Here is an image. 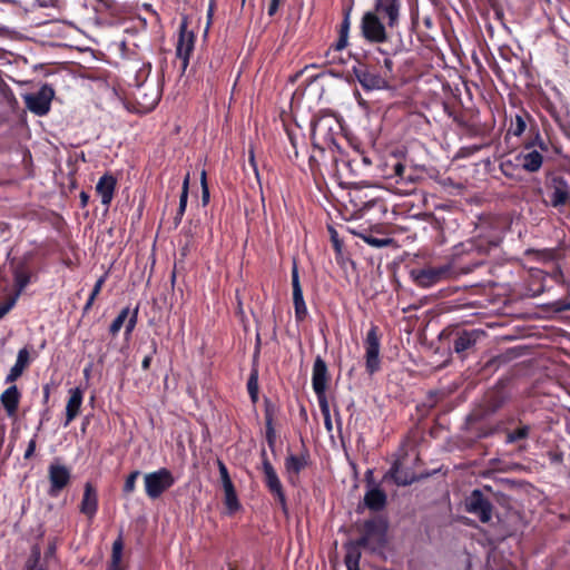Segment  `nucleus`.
I'll list each match as a JSON object with an SVG mask.
<instances>
[{
	"label": "nucleus",
	"mask_w": 570,
	"mask_h": 570,
	"mask_svg": "<svg viewBox=\"0 0 570 570\" xmlns=\"http://www.w3.org/2000/svg\"><path fill=\"white\" fill-rule=\"evenodd\" d=\"M338 127V121L333 116H322L313 121L312 139L314 147L324 150L336 146L334 130Z\"/></svg>",
	"instance_id": "obj_1"
},
{
	"label": "nucleus",
	"mask_w": 570,
	"mask_h": 570,
	"mask_svg": "<svg viewBox=\"0 0 570 570\" xmlns=\"http://www.w3.org/2000/svg\"><path fill=\"white\" fill-rule=\"evenodd\" d=\"M358 544L372 551L381 548L386 542V524L381 519H371L364 522L361 529Z\"/></svg>",
	"instance_id": "obj_2"
},
{
	"label": "nucleus",
	"mask_w": 570,
	"mask_h": 570,
	"mask_svg": "<svg viewBox=\"0 0 570 570\" xmlns=\"http://www.w3.org/2000/svg\"><path fill=\"white\" fill-rule=\"evenodd\" d=\"M145 488L149 498L156 499L174 484V476L167 469L145 475Z\"/></svg>",
	"instance_id": "obj_3"
},
{
	"label": "nucleus",
	"mask_w": 570,
	"mask_h": 570,
	"mask_svg": "<svg viewBox=\"0 0 570 570\" xmlns=\"http://www.w3.org/2000/svg\"><path fill=\"white\" fill-rule=\"evenodd\" d=\"M377 11H368L362 19V31L364 37L372 42H384L387 40V33L384 24L380 20Z\"/></svg>",
	"instance_id": "obj_4"
},
{
	"label": "nucleus",
	"mask_w": 570,
	"mask_h": 570,
	"mask_svg": "<svg viewBox=\"0 0 570 570\" xmlns=\"http://www.w3.org/2000/svg\"><path fill=\"white\" fill-rule=\"evenodd\" d=\"M465 510L488 523L492 518L493 505L484 498L480 490H473L465 500Z\"/></svg>",
	"instance_id": "obj_5"
},
{
	"label": "nucleus",
	"mask_w": 570,
	"mask_h": 570,
	"mask_svg": "<svg viewBox=\"0 0 570 570\" xmlns=\"http://www.w3.org/2000/svg\"><path fill=\"white\" fill-rule=\"evenodd\" d=\"M188 18L186 16L183 17V21L179 28V39L176 48V55L179 59H181V69L186 70L188 66L189 55L194 49V33L191 31H187Z\"/></svg>",
	"instance_id": "obj_6"
},
{
	"label": "nucleus",
	"mask_w": 570,
	"mask_h": 570,
	"mask_svg": "<svg viewBox=\"0 0 570 570\" xmlns=\"http://www.w3.org/2000/svg\"><path fill=\"white\" fill-rule=\"evenodd\" d=\"M52 98V88L42 86L37 94L26 95L24 101L29 110L41 116L49 111Z\"/></svg>",
	"instance_id": "obj_7"
},
{
	"label": "nucleus",
	"mask_w": 570,
	"mask_h": 570,
	"mask_svg": "<svg viewBox=\"0 0 570 570\" xmlns=\"http://www.w3.org/2000/svg\"><path fill=\"white\" fill-rule=\"evenodd\" d=\"M219 474H220V481L223 484V489L225 492V504L230 513L237 511L239 509V502L235 492V488L233 485V482L230 480L228 470L226 465L218 460L217 461Z\"/></svg>",
	"instance_id": "obj_8"
},
{
	"label": "nucleus",
	"mask_w": 570,
	"mask_h": 570,
	"mask_svg": "<svg viewBox=\"0 0 570 570\" xmlns=\"http://www.w3.org/2000/svg\"><path fill=\"white\" fill-rule=\"evenodd\" d=\"M380 342L376 334V327H372L366 337V368L374 373L380 367Z\"/></svg>",
	"instance_id": "obj_9"
},
{
	"label": "nucleus",
	"mask_w": 570,
	"mask_h": 570,
	"mask_svg": "<svg viewBox=\"0 0 570 570\" xmlns=\"http://www.w3.org/2000/svg\"><path fill=\"white\" fill-rule=\"evenodd\" d=\"M49 480L51 483L49 493L56 495L69 483L70 472L65 465L51 464L49 466Z\"/></svg>",
	"instance_id": "obj_10"
},
{
	"label": "nucleus",
	"mask_w": 570,
	"mask_h": 570,
	"mask_svg": "<svg viewBox=\"0 0 570 570\" xmlns=\"http://www.w3.org/2000/svg\"><path fill=\"white\" fill-rule=\"evenodd\" d=\"M400 0H376L375 1V11H377L381 17L387 18V26L393 28L397 24L400 17Z\"/></svg>",
	"instance_id": "obj_11"
},
{
	"label": "nucleus",
	"mask_w": 570,
	"mask_h": 570,
	"mask_svg": "<svg viewBox=\"0 0 570 570\" xmlns=\"http://www.w3.org/2000/svg\"><path fill=\"white\" fill-rule=\"evenodd\" d=\"M292 284H293V299L295 305V314L298 320H303L306 315V306L303 299V293L298 279V271L296 264H294L292 271Z\"/></svg>",
	"instance_id": "obj_12"
},
{
	"label": "nucleus",
	"mask_w": 570,
	"mask_h": 570,
	"mask_svg": "<svg viewBox=\"0 0 570 570\" xmlns=\"http://www.w3.org/2000/svg\"><path fill=\"white\" fill-rule=\"evenodd\" d=\"M550 188L551 204L554 207L564 205L569 199V187L568 184L561 177H553L551 179Z\"/></svg>",
	"instance_id": "obj_13"
},
{
	"label": "nucleus",
	"mask_w": 570,
	"mask_h": 570,
	"mask_svg": "<svg viewBox=\"0 0 570 570\" xmlns=\"http://www.w3.org/2000/svg\"><path fill=\"white\" fill-rule=\"evenodd\" d=\"M117 179L110 175L105 174L98 181L96 186V191L101 197V203L108 206L111 203L114 191L116 188Z\"/></svg>",
	"instance_id": "obj_14"
},
{
	"label": "nucleus",
	"mask_w": 570,
	"mask_h": 570,
	"mask_svg": "<svg viewBox=\"0 0 570 570\" xmlns=\"http://www.w3.org/2000/svg\"><path fill=\"white\" fill-rule=\"evenodd\" d=\"M327 386V366L324 360L316 357L313 367V389L315 392L326 391Z\"/></svg>",
	"instance_id": "obj_15"
},
{
	"label": "nucleus",
	"mask_w": 570,
	"mask_h": 570,
	"mask_svg": "<svg viewBox=\"0 0 570 570\" xmlns=\"http://www.w3.org/2000/svg\"><path fill=\"white\" fill-rule=\"evenodd\" d=\"M97 510V493L91 483L85 484L83 499L81 501L80 511L91 518Z\"/></svg>",
	"instance_id": "obj_16"
},
{
	"label": "nucleus",
	"mask_w": 570,
	"mask_h": 570,
	"mask_svg": "<svg viewBox=\"0 0 570 570\" xmlns=\"http://www.w3.org/2000/svg\"><path fill=\"white\" fill-rule=\"evenodd\" d=\"M30 354L27 348H22L18 353L17 362L10 370V373L7 376V382L12 383L17 381L29 365Z\"/></svg>",
	"instance_id": "obj_17"
},
{
	"label": "nucleus",
	"mask_w": 570,
	"mask_h": 570,
	"mask_svg": "<svg viewBox=\"0 0 570 570\" xmlns=\"http://www.w3.org/2000/svg\"><path fill=\"white\" fill-rule=\"evenodd\" d=\"M20 393L16 385L10 386L1 394V403L9 416L14 415L18 409Z\"/></svg>",
	"instance_id": "obj_18"
},
{
	"label": "nucleus",
	"mask_w": 570,
	"mask_h": 570,
	"mask_svg": "<svg viewBox=\"0 0 570 570\" xmlns=\"http://www.w3.org/2000/svg\"><path fill=\"white\" fill-rule=\"evenodd\" d=\"M137 99L147 109L153 108L159 100V92L153 86L142 85L137 92Z\"/></svg>",
	"instance_id": "obj_19"
},
{
	"label": "nucleus",
	"mask_w": 570,
	"mask_h": 570,
	"mask_svg": "<svg viewBox=\"0 0 570 570\" xmlns=\"http://www.w3.org/2000/svg\"><path fill=\"white\" fill-rule=\"evenodd\" d=\"M483 335V332L478 331H471V332H463L454 340V351L458 353H461L463 351H466L468 348L472 347L476 340Z\"/></svg>",
	"instance_id": "obj_20"
},
{
	"label": "nucleus",
	"mask_w": 570,
	"mask_h": 570,
	"mask_svg": "<svg viewBox=\"0 0 570 570\" xmlns=\"http://www.w3.org/2000/svg\"><path fill=\"white\" fill-rule=\"evenodd\" d=\"M265 482L269 491L276 495L278 502L281 503L283 510L286 509V498L283 491L282 483L276 474V472L266 473L265 474Z\"/></svg>",
	"instance_id": "obj_21"
},
{
	"label": "nucleus",
	"mask_w": 570,
	"mask_h": 570,
	"mask_svg": "<svg viewBox=\"0 0 570 570\" xmlns=\"http://www.w3.org/2000/svg\"><path fill=\"white\" fill-rule=\"evenodd\" d=\"M365 505L374 511H379L385 507L386 494L380 489H372L364 497Z\"/></svg>",
	"instance_id": "obj_22"
},
{
	"label": "nucleus",
	"mask_w": 570,
	"mask_h": 570,
	"mask_svg": "<svg viewBox=\"0 0 570 570\" xmlns=\"http://www.w3.org/2000/svg\"><path fill=\"white\" fill-rule=\"evenodd\" d=\"M82 401V393L79 387H76L70 391V397L67 403L66 407V415H67V422L68 424L70 421H72L79 412L80 405Z\"/></svg>",
	"instance_id": "obj_23"
},
{
	"label": "nucleus",
	"mask_w": 570,
	"mask_h": 570,
	"mask_svg": "<svg viewBox=\"0 0 570 570\" xmlns=\"http://www.w3.org/2000/svg\"><path fill=\"white\" fill-rule=\"evenodd\" d=\"M519 158L522 159V167L531 173L539 170L542 165V155L537 150L522 155Z\"/></svg>",
	"instance_id": "obj_24"
},
{
	"label": "nucleus",
	"mask_w": 570,
	"mask_h": 570,
	"mask_svg": "<svg viewBox=\"0 0 570 570\" xmlns=\"http://www.w3.org/2000/svg\"><path fill=\"white\" fill-rule=\"evenodd\" d=\"M362 544H358V540L356 541H350L345 544L346 549V556H345V563L346 567H355L358 566L361 552L360 548Z\"/></svg>",
	"instance_id": "obj_25"
},
{
	"label": "nucleus",
	"mask_w": 570,
	"mask_h": 570,
	"mask_svg": "<svg viewBox=\"0 0 570 570\" xmlns=\"http://www.w3.org/2000/svg\"><path fill=\"white\" fill-rule=\"evenodd\" d=\"M357 80L366 89L380 88L383 82L382 78L367 71H357Z\"/></svg>",
	"instance_id": "obj_26"
},
{
	"label": "nucleus",
	"mask_w": 570,
	"mask_h": 570,
	"mask_svg": "<svg viewBox=\"0 0 570 570\" xmlns=\"http://www.w3.org/2000/svg\"><path fill=\"white\" fill-rule=\"evenodd\" d=\"M40 548L38 546H33L31 550V554L27 560L24 570H45L43 566L40 564Z\"/></svg>",
	"instance_id": "obj_27"
},
{
	"label": "nucleus",
	"mask_w": 570,
	"mask_h": 570,
	"mask_svg": "<svg viewBox=\"0 0 570 570\" xmlns=\"http://www.w3.org/2000/svg\"><path fill=\"white\" fill-rule=\"evenodd\" d=\"M390 475L397 485H409L414 481V478H409L406 474L401 473L399 462L393 464Z\"/></svg>",
	"instance_id": "obj_28"
},
{
	"label": "nucleus",
	"mask_w": 570,
	"mask_h": 570,
	"mask_svg": "<svg viewBox=\"0 0 570 570\" xmlns=\"http://www.w3.org/2000/svg\"><path fill=\"white\" fill-rule=\"evenodd\" d=\"M122 541L121 539H117L112 544V554H111V566L112 570H122L120 567L121 556H122Z\"/></svg>",
	"instance_id": "obj_29"
},
{
	"label": "nucleus",
	"mask_w": 570,
	"mask_h": 570,
	"mask_svg": "<svg viewBox=\"0 0 570 570\" xmlns=\"http://www.w3.org/2000/svg\"><path fill=\"white\" fill-rule=\"evenodd\" d=\"M504 400L505 397L501 394V392L493 391L487 395L485 402L488 409L494 412L501 407V405L504 403Z\"/></svg>",
	"instance_id": "obj_30"
},
{
	"label": "nucleus",
	"mask_w": 570,
	"mask_h": 570,
	"mask_svg": "<svg viewBox=\"0 0 570 570\" xmlns=\"http://www.w3.org/2000/svg\"><path fill=\"white\" fill-rule=\"evenodd\" d=\"M188 186H189V174L184 179L183 183V190L179 199V208H178V215L176 217V224L179 223L187 205V198H188Z\"/></svg>",
	"instance_id": "obj_31"
},
{
	"label": "nucleus",
	"mask_w": 570,
	"mask_h": 570,
	"mask_svg": "<svg viewBox=\"0 0 570 570\" xmlns=\"http://www.w3.org/2000/svg\"><path fill=\"white\" fill-rule=\"evenodd\" d=\"M442 273L433 269L423 271L417 276V283L422 286H430L441 277Z\"/></svg>",
	"instance_id": "obj_32"
},
{
	"label": "nucleus",
	"mask_w": 570,
	"mask_h": 570,
	"mask_svg": "<svg viewBox=\"0 0 570 570\" xmlns=\"http://www.w3.org/2000/svg\"><path fill=\"white\" fill-rule=\"evenodd\" d=\"M285 466L289 473L297 474L305 466V461L296 455H289L286 459Z\"/></svg>",
	"instance_id": "obj_33"
},
{
	"label": "nucleus",
	"mask_w": 570,
	"mask_h": 570,
	"mask_svg": "<svg viewBox=\"0 0 570 570\" xmlns=\"http://www.w3.org/2000/svg\"><path fill=\"white\" fill-rule=\"evenodd\" d=\"M129 313H130L129 307H125L119 313V315L115 318V321L111 323V325L109 327V332L112 335H116L120 331V328L122 327L125 321L128 318Z\"/></svg>",
	"instance_id": "obj_34"
},
{
	"label": "nucleus",
	"mask_w": 570,
	"mask_h": 570,
	"mask_svg": "<svg viewBox=\"0 0 570 570\" xmlns=\"http://www.w3.org/2000/svg\"><path fill=\"white\" fill-rule=\"evenodd\" d=\"M529 434V426L528 425H523L517 430H514L513 432H510L508 435H507V441L509 443H512V442H515L518 440H522V439H525Z\"/></svg>",
	"instance_id": "obj_35"
},
{
	"label": "nucleus",
	"mask_w": 570,
	"mask_h": 570,
	"mask_svg": "<svg viewBox=\"0 0 570 570\" xmlns=\"http://www.w3.org/2000/svg\"><path fill=\"white\" fill-rule=\"evenodd\" d=\"M14 281L16 285L18 287L17 296L20 294V292L26 287V285L29 283V276L21 269H17L14 273Z\"/></svg>",
	"instance_id": "obj_36"
},
{
	"label": "nucleus",
	"mask_w": 570,
	"mask_h": 570,
	"mask_svg": "<svg viewBox=\"0 0 570 570\" xmlns=\"http://www.w3.org/2000/svg\"><path fill=\"white\" fill-rule=\"evenodd\" d=\"M248 392L250 394V397L253 402H256L257 394H258V384H257V371H254L248 380L247 383Z\"/></svg>",
	"instance_id": "obj_37"
},
{
	"label": "nucleus",
	"mask_w": 570,
	"mask_h": 570,
	"mask_svg": "<svg viewBox=\"0 0 570 570\" xmlns=\"http://www.w3.org/2000/svg\"><path fill=\"white\" fill-rule=\"evenodd\" d=\"M105 278H106V275L101 276V277L96 282L95 287H94V289H92V293H91V295H90V297H89V299H88V302H87V304H86V306H85V311H88V309L91 307V305L94 304L95 298L97 297V295L99 294V292H100V289H101V286H102V284H104V282H105Z\"/></svg>",
	"instance_id": "obj_38"
},
{
	"label": "nucleus",
	"mask_w": 570,
	"mask_h": 570,
	"mask_svg": "<svg viewBox=\"0 0 570 570\" xmlns=\"http://www.w3.org/2000/svg\"><path fill=\"white\" fill-rule=\"evenodd\" d=\"M138 476H139V471H134L127 476L125 485H124L125 493H130L131 491H134L136 480Z\"/></svg>",
	"instance_id": "obj_39"
},
{
	"label": "nucleus",
	"mask_w": 570,
	"mask_h": 570,
	"mask_svg": "<svg viewBox=\"0 0 570 570\" xmlns=\"http://www.w3.org/2000/svg\"><path fill=\"white\" fill-rule=\"evenodd\" d=\"M266 440L272 450H274L275 445V431L272 425V417L267 416L266 422Z\"/></svg>",
	"instance_id": "obj_40"
},
{
	"label": "nucleus",
	"mask_w": 570,
	"mask_h": 570,
	"mask_svg": "<svg viewBox=\"0 0 570 570\" xmlns=\"http://www.w3.org/2000/svg\"><path fill=\"white\" fill-rule=\"evenodd\" d=\"M360 237H362L367 244L375 246V247H383L386 246L391 239H379L372 236H365L362 234H358Z\"/></svg>",
	"instance_id": "obj_41"
},
{
	"label": "nucleus",
	"mask_w": 570,
	"mask_h": 570,
	"mask_svg": "<svg viewBox=\"0 0 570 570\" xmlns=\"http://www.w3.org/2000/svg\"><path fill=\"white\" fill-rule=\"evenodd\" d=\"M316 395H317V399H318V403H320V407H321V411H322V414H327L330 413V405H328V402H327V399H326V395H325V391H322V392H315Z\"/></svg>",
	"instance_id": "obj_42"
},
{
	"label": "nucleus",
	"mask_w": 570,
	"mask_h": 570,
	"mask_svg": "<svg viewBox=\"0 0 570 570\" xmlns=\"http://www.w3.org/2000/svg\"><path fill=\"white\" fill-rule=\"evenodd\" d=\"M331 234V240L337 254L342 253V242L338 239L337 232L333 227H328Z\"/></svg>",
	"instance_id": "obj_43"
},
{
	"label": "nucleus",
	"mask_w": 570,
	"mask_h": 570,
	"mask_svg": "<svg viewBox=\"0 0 570 570\" xmlns=\"http://www.w3.org/2000/svg\"><path fill=\"white\" fill-rule=\"evenodd\" d=\"M16 297H10L7 302L3 304H0V318H2L14 305Z\"/></svg>",
	"instance_id": "obj_44"
},
{
	"label": "nucleus",
	"mask_w": 570,
	"mask_h": 570,
	"mask_svg": "<svg viewBox=\"0 0 570 570\" xmlns=\"http://www.w3.org/2000/svg\"><path fill=\"white\" fill-rule=\"evenodd\" d=\"M262 465H263L264 474H266V473L271 474L272 472L275 471L272 463L268 461V459L266 456L265 450L262 451Z\"/></svg>",
	"instance_id": "obj_45"
},
{
	"label": "nucleus",
	"mask_w": 570,
	"mask_h": 570,
	"mask_svg": "<svg viewBox=\"0 0 570 570\" xmlns=\"http://www.w3.org/2000/svg\"><path fill=\"white\" fill-rule=\"evenodd\" d=\"M137 315H138V307H136L131 316L128 318L127 325H126V332L129 334L134 330L136 323H137Z\"/></svg>",
	"instance_id": "obj_46"
},
{
	"label": "nucleus",
	"mask_w": 570,
	"mask_h": 570,
	"mask_svg": "<svg viewBox=\"0 0 570 570\" xmlns=\"http://www.w3.org/2000/svg\"><path fill=\"white\" fill-rule=\"evenodd\" d=\"M524 129H525L524 120L520 116H517L515 127L513 128V134L515 136H520L524 131Z\"/></svg>",
	"instance_id": "obj_47"
},
{
	"label": "nucleus",
	"mask_w": 570,
	"mask_h": 570,
	"mask_svg": "<svg viewBox=\"0 0 570 570\" xmlns=\"http://www.w3.org/2000/svg\"><path fill=\"white\" fill-rule=\"evenodd\" d=\"M350 11H351V8H348L345 11L344 20H343V23H342V27H341V35H345V37H347V30H348V27H350Z\"/></svg>",
	"instance_id": "obj_48"
},
{
	"label": "nucleus",
	"mask_w": 570,
	"mask_h": 570,
	"mask_svg": "<svg viewBox=\"0 0 570 570\" xmlns=\"http://www.w3.org/2000/svg\"><path fill=\"white\" fill-rule=\"evenodd\" d=\"M213 13H214V3L210 2L209 9H208V14H207V22H206V27H205V31H204L205 36L207 35L209 27L212 24Z\"/></svg>",
	"instance_id": "obj_49"
},
{
	"label": "nucleus",
	"mask_w": 570,
	"mask_h": 570,
	"mask_svg": "<svg viewBox=\"0 0 570 570\" xmlns=\"http://www.w3.org/2000/svg\"><path fill=\"white\" fill-rule=\"evenodd\" d=\"M35 450H36V440L32 439V440H30L28 449L24 453V459H30L33 455Z\"/></svg>",
	"instance_id": "obj_50"
},
{
	"label": "nucleus",
	"mask_w": 570,
	"mask_h": 570,
	"mask_svg": "<svg viewBox=\"0 0 570 570\" xmlns=\"http://www.w3.org/2000/svg\"><path fill=\"white\" fill-rule=\"evenodd\" d=\"M279 0H272L269 8H268V14L272 17L276 13L278 9Z\"/></svg>",
	"instance_id": "obj_51"
},
{
	"label": "nucleus",
	"mask_w": 570,
	"mask_h": 570,
	"mask_svg": "<svg viewBox=\"0 0 570 570\" xmlns=\"http://www.w3.org/2000/svg\"><path fill=\"white\" fill-rule=\"evenodd\" d=\"M346 45H347V40H346L345 35H341L338 41L336 42L335 48H336V50H341V49L345 48Z\"/></svg>",
	"instance_id": "obj_52"
},
{
	"label": "nucleus",
	"mask_w": 570,
	"mask_h": 570,
	"mask_svg": "<svg viewBox=\"0 0 570 570\" xmlns=\"http://www.w3.org/2000/svg\"><path fill=\"white\" fill-rule=\"evenodd\" d=\"M249 161H250V165L254 168V171H255L256 176H258V169H257V166H256V163H255V155H254V148L253 147L249 149Z\"/></svg>",
	"instance_id": "obj_53"
},
{
	"label": "nucleus",
	"mask_w": 570,
	"mask_h": 570,
	"mask_svg": "<svg viewBox=\"0 0 570 570\" xmlns=\"http://www.w3.org/2000/svg\"><path fill=\"white\" fill-rule=\"evenodd\" d=\"M324 424H325V428L328 432H331L333 430V425H332V420H331V414L327 413V414H324Z\"/></svg>",
	"instance_id": "obj_54"
},
{
	"label": "nucleus",
	"mask_w": 570,
	"mask_h": 570,
	"mask_svg": "<svg viewBox=\"0 0 570 570\" xmlns=\"http://www.w3.org/2000/svg\"><path fill=\"white\" fill-rule=\"evenodd\" d=\"M393 170H394V174H395L396 176H400V177H401V176L403 175V173H404V166H403V164L397 163V164L394 166Z\"/></svg>",
	"instance_id": "obj_55"
},
{
	"label": "nucleus",
	"mask_w": 570,
	"mask_h": 570,
	"mask_svg": "<svg viewBox=\"0 0 570 570\" xmlns=\"http://www.w3.org/2000/svg\"><path fill=\"white\" fill-rule=\"evenodd\" d=\"M502 484L509 487V488H514L515 485H518L519 483L517 481H513V480H510V479H500L499 480Z\"/></svg>",
	"instance_id": "obj_56"
},
{
	"label": "nucleus",
	"mask_w": 570,
	"mask_h": 570,
	"mask_svg": "<svg viewBox=\"0 0 570 570\" xmlns=\"http://www.w3.org/2000/svg\"><path fill=\"white\" fill-rule=\"evenodd\" d=\"M150 362H151V356L150 355H147L144 360H142V368L144 370H148L149 366H150Z\"/></svg>",
	"instance_id": "obj_57"
},
{
	"label": "nucleus",
	"mask_w": 570,
	"mask_h": 570,
	"mask_svg": "<svg viewBox=\"0 0 570 570\" xmlns=\"http://www.w3.org/2000/svg\"><path fill=\"white\" fill-rule=\"evenodd\" d=\"M203 202L204 204H206L209 199V190H208V186H204L203 188Z\"/></svg>",
	"instance_id": "obj_58"
},
{
	"label": "nucleus",
	"mask_w": 570,
	"mask_h": 570,
	"mask_svg": "<svg viewBox=\"0 0 570 570\" xmlns=\"http://www.w3.org/2000/svg\"><path fill=\"white\" fill-rule=\"evenodd\" d=\"M200 181H202V189H203L204 186H207V183H206V171L205 170L202 171Z\"/></svg>",
	"instance_id": "obj_59"
},
{
	"label": "nucleus",
	"mask_w": 570,
	"mask_h": 570,
	"mask_svg": "<svg viewBox=\"0 0 570 570\" xmlns=\"http://www.w3.org/2000/svg\"><path fill=\"white\" fill-rule=\"evenodd\" d=\"M80 198H81V203H82V205H83V206H86V205H87V202H88V198H89V197H88V195H87L86 193H83V191H82V193L80 194Z\"/></svg>",
	"instance_id": "obj_60"
},
{
	"label": "nucleus",
	"mask_w": 570,
	"mask_h": 570,
	"mask_svg": "<svg viewBox=\"0 0 570 570\" xmlns=\"http://www.w3.org/2000/svg\"><path fill=\"white\" fill-rule=\"evenodd\" d=\"M53 553H55V547L50 546L48 551H47V553H46V557H51Z\"/></svg>",
	"instance_id": "obj_61"
},
{
	"label": "nucleus",
	"mask_w": 570,
	"mask_h": 570,
	"mask_svg": "<svg viewBox=\"0 0 570 570\" xmlns=\"http://www.w3.org/2000/svg\"><path fill=\"white\" fill-rule=\"evenodd\" d=\"M45 397H46V400L49 397V386L48 385L45 387Z\"/></svg>",
	"instance_id": "obj_62"
},
{
	"label": "nucleus",
	"mask_w": 570,
	"mask_h": 570,
	"mask_svg": "<svg viewBox=\"0 0 570 570\" xmlns=\"http://www.w3.org/2000/svg\"><path fill=\"white\" fill-rule=\"evenodd\" d=\"M537 276H538V277H543V278H546V275H544V274H543V272H541V271H538V272H537Z\"/></svg>",
	"instance_id": "obj_63"
},
{
	"label": "nucleus",
	"mask_w": 570,
	"mask_h": 570,
	"mask_svg": "<svg viewBox=\"0 0 570 570\" xmlns=\"http://www.w3.org/2000/svg\"><path fill=\"white\" fill-rule=\"evenodd\" d=\"M347 570H360V567L358 566H355V567H347Z\"/></svg>",
	"instance_id": "obj_64"
}]
</instances>
